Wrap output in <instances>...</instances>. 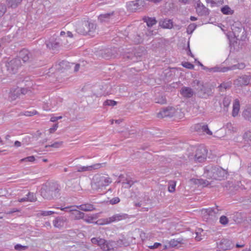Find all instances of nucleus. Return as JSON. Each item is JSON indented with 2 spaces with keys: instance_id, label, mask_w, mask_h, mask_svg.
<instances>
[{
  "instance_id": "obj_1",
  "label": "nucleus",
  "mask_w": 251,
  "mask_h": 251,
  "mask_svg": "<svg viewBox=\"0 0 251 251\" xmlns=\"http://www.w3.org/2000/svg\"><path fill=\"white\" fill-rule=\"evenodd\" d=\"M204 175L208 179L221 180L226 177L227 172L221 167L209 165L205 167Z\"/></svg>"
},
{
  "instance_id": "obj_2",
  "label": "nucleus",
  "mask_w": 251,
  "mask_h": 251,
  "mask_svg": "<svg viewBox=\"0 0 251 251\" xmlns=\"http://www.w3.org/2000/svg\"><path fill=\"white\" fill-rule=\"evenodd\" d=\"M112 182V179L107 176L95 175L92 179V187L94 190L103 189Z\"/></svg>"
},
{
  "instance_id": "obj_3",
  "label": "nucleus",
  "mask_w": 251,
  "mask_h": 251,
  "mask_svg": "<svg viewBox=\"0 0 251 251\" xmlns=\"http://www.w3.org/2000/svg\"><path fill=\"white\" fill-rule=\"evenodd\" d=\"M96 29V25L88 21H84L79 23L76 28V31L81 34L91 35Z\"/></svg>"
},
{
  "instance_id": "obj_4",
  "label": "nucleus",
  "mask_w": 251,
  "mask_h": 251,
  "mask_svg": "<svg viewBox=\"0 0 251 251\" xmlns=\"http://www.w3.org/2000/svg\"><path fill=\"white\" fill-rule=\"evenodd\" d=\"M91 242L93 244L97 245L105 251H108L113 248L112 242H108L102 238L94 237L91 239Z\"/></svg>"
},
{
  "instance_id": "obj_5",
  "label": "nucleus",
  "mask_w": 251,
  "mask_h": 251,
  "mask_svg": "<svg viewBox=\"0 0 251 251\" xmlns=\"http://www.w3.org/2000/svg\"><path fill=\"white\" fill-rule=\"evenodd\" d=\"M221 210L218 206L214 208H209L207 209H202L201 213L203 218L204 220H208L215 217L217 214H219V211Z\"/></svg>"
},
{
  "instance_id": "obj_6",
  "label": "nucleus",
  "mask_w": 251,
  "mask_h": 251,
  "mask_svg": "<svg viewBox=\"0 0 251 251\" xmlns=\"http://www.w3.org/2000/svg\"><path fill=\"white\" fill-rule=\"evenodd\" d=\"M62 102V99L60 97L52 98L50 99V105L48 103H44L43 108L45 111H54L59 107Z\"/></svg>"
},
{
  "instance_id": "obj_7",
  "label": "nucleus",
  "mask_w": 251,
  "mask_h": 251,
  "mask_svg": "<svg viewBox=\"0 0 251 251\" xmlns=\"http://www.w3.org/2000/svg\"><path fill=\"white\" fill-rule=\"evenodd\" d=\"M251 83V74L244 75L234 80L233 84L236 87L247 86Z\"/></svg>"
},
{
  "instance_id": "obj_8",
  "label": "nucleus",
  "mask_w": 251,
  "mask_h": 251,
  "mask_svg": "<svg viewBox=\"0 0 251 251\" xmlns=\"http://www.w3.org/2000/svg\"><path fill=\"white\" fill-rule=\"evenodd\" d=\"M128 218V215L125 213H117L113 215L112 216L103 219L104 225L110 224L114 222H118L122 220H125Z\"/></svg>"
},
{
  "instance_id": "obj_9",
  "label": "nucleus",
  "mask_w": 251,
  "mask_h": 251,
  "mask_svg": "<svg viewBox=\"0 0 251 251\" xmlns=\"http://www.w3.org/2000/svg\"><path fill=\"white\" fill-rule=\"evenodd\" d=\"M146 5L145 0H136L129 2L127 4L128 9L131 12H136L141 9Z\"/></svg>"
},
{
  "instance_id": "obj_10",
  "label": "nucleus",
  "mask_w": 251,
  "mask_h": 251,
  "mask_svg": "<svg viewBox=\"0 0 251 251\" xmlns=\"http://www.w3.org/2000/svg\"><path fill=\"white\" fill-rule=\"evenodd\" d=\"M75 207H76V205L61 207L60 209L62 211L72 212V215H74V218L75 220L83 219L84 213L77 210L75 208Z\"/></svg>"
},
{
  "instance_id": "obj_11",
  "label": "nucleus",
  "mask_w": 251,
  "mask_h": 251,
  "mask_svg": "<svg viewBox=\"0 0 251 251\" xmlns=\"http://www.w3.org/2000/svg\"><path fill=\"white\" fill-rule=\"evenodd\" d=\"M21 65V61L19 58H15L7 63L6 67L11 73L15 74L18 68Z\"/></svg>"
},
{
  "instance_id": "obj_12",
  "label": "nucleus",
  "mask_w": 251,
  "mask_h": 251,
  "mask_svg": "<svg viewBox=\"0 0 251 251\" xmlns=\"http://www.w3.org/2000/svg\"><path fill=\"white\" fill-rule=\"evenodd\" d=\"M59 192L58 188L54 187L49 188L47 191L42 188L41 194L43 197L46 199H50L53 197H56Z\"/></svg>"
},
{
  "instance_id": "obj_13",
  "label": "nucleus",
  "mask_w": 251,
  "mask_h": 251,
  "mask_svg": "<svg viewBox=\"0 0 251 251\" xmlns=\"http://www.w3.org/2000/svg\"><path fill=\"white\" fill-rule=\"evenodd\" d=\"M207 150L204 146H201L197 148L195 154V159L199 162L203 161L206 158Z\"/></svg>"
},
{
  "instance_id": "obj_14",
  "label": "nucleus",
  "mask_w": 251,
  "mask_h": 251,
  "mask_svg": "<svg viewBox=\"0 0 251 251\" xmlns=\"http://www.w3.org/2000/svg\"><path fill=\"white\" fill-rule=\"evenodd\" d=\"M231 29L235 37H239V34L244 32L242 24L239 21L234 22L231 25Z\"/></svg>"
},
{
  "instance_id": "obj_15",
  "label": "nucleus",
  "mask_w": 251,
  "mask_h": 251,
  "mask_svg": "<svg viewBox=\"0 0 251 251\" xmlns=\"http://www.w3.org/2000/svg\"><path fill=\"white\" fill-rule=\"evenodd\" d=\"M217 246L219 249L223 250H230L234 246V244L227 239H223L218 243Z\"/></svg>"
},
{
  "instance_id": "obj_16",
  "label": "nucleus",
  "mask_w": 251,
  "mask_h": 251,
  "mask_svg": "<svg viewBox=\"0 0 251 251\" xmlns=\"http://www.w3.org/2000/svg\"><path fill=\"white\" fill-rule=\"evenodd\" d=\"M67 219L65 217L58 216L53 221V226L57 228L61 229L66 224Z\"/></svg>"
},
{
  "instance_id": "obj_17",
  "label": "nucleus",
  "mask_w": 251,
  "mask_h": 251,
  "mask_svg": "<svg viewBox=\"0 0 251 251\" xmlns=\"http://www.w3.org/2000/svg\"><path fill=\"white\" fill-rule=\"evenodd\" d=\"M101 167V164L100 163L95 164L90 166H79L77 167V171L78 172L91 171L94 170L98 169Z\"/></svg>"
},
{
  "instance_id": "obj_18",
  "label": "nucleus",
  "mask_w": 251,
  "mask_h": 251,
  "mask_svg": "<svg viewBox=\"0 0 251 251\" xmlns=\"http://www.w3.org/2000/svg\"><path fill=\"white\" fill-rule=\"evenodd\" d=\"M180 94L184 98H191L194 94V91L190 87L183 86L180 91Z\"/></svg>"
},
{
  "instance_id": "obj_19",
  "label": "nucleus",
  "mask_w": 251,
  "mask_h": 251,
  "mask_svg": "<svg viewBox=\"0 0 251 251\" xmlns=\"http://www.w3.org/2000/svg\"><path fill=\"white\" fill-rule=\"evenodd\" d=\"M21 88L17 87L12 88L10 90L9 94V99L11 101L15 100L17 98L20 96Z\"/></svg>"
},
{
  "instance_id": "obj_20",
  "label": "nucleus",
  "mask_w": 251,
  "mask_h": 251,
  "mask_svg": "<svg viewBox=\"0 0 251 251\" xmlns=\"http://www.w3.org/2000/svg\"><path fill=\"white\" fill-rule=\"evenodd\" d=\"M114 12H112L110 13H105L100 15L99 16L98 19L102 23V22H109L110 20H112L114 18Z\"/></svg>"
},
{
  "instance_id": "obj_21",
  "label": "nucleus",
  "mask_w": 251,
  "mask_h": 251,
  "mask_svg": "<svg viewBox=\"0 0 251 251\" xmlns=\"http://www.w3.org/2000/svg\"><path fill=\"white\" fill-rule=\"evenodd\" d=\"M159 25L163 28L171 29L173 26V22L170 19H162L159 21Z\"/></svg>"
},
{
  "instance_id": "obj_22",
  "label": "nucleus",
  "mask_w": 251,
  "mask_h": 251,
  "mask_svg": "<svg viewBox=\"0 0 251 251\" xmlns=\"http://www.w3.org/2000/svg\"><path fill=\"white\" fill-rule=\"evenodd\" d=\"M208 9L201 2L197 3L196 7V11L200 15H206L207 13Z\"/></svg>"
},
{
  "instance_id": "obj_23",
  "label": "nucleus",
  "mask_w": 251,
  "mask_h": 251,
  "mask_svg": "<svg viewBox=\"0 0 251 251\" xmlns=\"http://www.w3.org/2000/svg\"><path fill=\"white\" fill-rule=\"evenodd\" d=\"M174 111L175 109L173 108H166L161 111L158 115V117H160L159 115L162 118L165 117H172L174 113Z\"/></svg>"
},
{
  "instance_id": "obj_24",
  "label": "nucleus",
  "mask_w": 251,
  "mask_h": 251,
  "mask_svg": "<svg viewBox=\"0 0 251 251\" xmlns=\"http://www.w3.org/2000/svg\"><path fill=\"white\" fill-rule=\"evenodd\" d=\"M240 110V102L238 99L234 100L233 103L232 115L235 117L237 116Z\"/></svg>"
},
{
  "instance_id": "obj_25",
  "label": "nucleus",
  "mask_w": 251,
  "mask_h": 251,
  "mask_svg": "<svg viewBox=\"0 0 251 251\" xmlns=\"http://www.w3.org/2000/svg\"><path fill=\"white\" fill-rule=\"evenodd\" d=\"M76 207L84 211H92L95 209L94 205L89 203L76 205Z\"/></svg>"
},
{
  "instance_id": "obj_26",
  "label": "nucleus",
  "mask_w": 251,
  "mask_h": 251,
  "mask_svg": "<svg viewBox=\"0 0 251 251\" xmlns=\"http://www.w3.org/2000/svg\"><path fill=\"white\" fill-rule=\"evenodd\" d=\"M144 22L146 23L147 25L149 27L152 26L157 23V21L155 18L153 17H144L143 18Z\"/></svg>"
},
{
  "instance_id": "obj_27",
  "label": "nucleus",
  "mask_w": 251,
  "mask_h": 251,
  "mask_svg": "<svg viewBox=\"0 0 251 251\" xmlns=\"http://www.w3.org/2000/svg\"><path fill=\"white\" fill-rule=\"evenodd\" d=\"M19 59L24 62H27L29 59V52L26 50H23L19 53Z\"/></svg>"
},
{
  "instance_id": "obj_28",
  "label": "nucleus",
  "mask_w": 251,
  "mask_h": 251,
  "mask_svg": "<svg viewBox=\"0 0 251 251\" xmlns=\"http://www.w3.org/2000/svg\"><path fill=\"white\" fill-rule=\"evenodd\" d=\"M98 218L97 214H90L86 215L84 214L83 220L87 223H91L93 221L97 219Z\"/></svg>"
},
{
  "instance_id": "obj_29",
  "label": "nucleus",
  "mask_w": 251,
  "mask_h": 251,
  "mask_svg": "<svg viewBox=\"0 0 251 251\" xmlns=\"http://www.w3.org/2000/svg\"><path fill=\"white\" fill-rule=\"evenodd\" d=\"M46 44L48 48L55 49L59 46L60 43L58 41H57V40H56L54 42H53L52 40L51 41L50 40L49 41H47Z\"/></svg>"
},
{
  "instance_id": "obj_30",
  "label": "nucleus",
  "mask_w": 251,
  "mask_h": 251,
  "mask_svg": "<svg viewBox=\"0 0 251 251\" xmlns=\"http://www.w3.org/2000/svg\"><path fill=\"white\" fill-rule=\"evenodd\" d=\"M207 3H210L211 7L219 6L224 3V0H206Z\"/></svg>"
},
{
  "instance_id": "obj_31",
  "label": "nucleus",
  "mask_w": 251,
  "mask_h": 251,
  "mask_svg": "<svg viewBox=\"0 0 251 251\" xmlns=\"http://www.w3.org/2000/svg\"><path fill=\"white\" fill-rule=\"evenodd\" d=\"M143 35L140 34H136L131 36V39L133 42L136 44H138L141 43L143 41Z\"/></svg>"
},
{
  "instance_id": "obj_32",
  "label": "nucleus",
  "mask_w": 251,
  "mask_h": 251,
  "mask_svg": "<svg viewBox=\"0 0 251 251\" xmlns=\"http://www.w3.org/2000/svg\"><path fill=\"white\" fill-rule=\"evenodd\" d=\"M231 101L230 97H225L223 100V105L225 111H226Z\"/></svg>"
},
{
  "instance_id": "obj_33",
  "label": "nucleus",
  "mask_w": 251,
  "mask_h": 251,
  "mask_svg": "<svg viewBox=\"0 0 251 251\" xmlns=\"http://www.w3.org/2000/svg\"><path fill=\"white\" fill-rule=\"evenodd\" d=\"M7 5L12 8H16L21 3L22 0H7Z\"/></svg>"
},
{
  "instance_id": "obj_34",
  "label": "nucleus",
  "mask_w": 251,
  "mask_h": 251,
  "mask_svg": "<svg viewBox=\"0 0 251 251\" xmlns=\"http://www.w3.org/2000/svg\"><path fill=\"white\" fill-rule=\"evenodd\" d=\"M197 126L199 128L201 127L202 131L203 132H205L207 134L209 135H211L212 134V132L209 129L207 125H202L201 124H199Z\"/></svg>"
},
{
  "instance_id": "obj_35",
  "label": "nucleus",
  "mask_w": 251,
  "mask_h": 251,
  "mask_svg": "<svg viewBox=\"0 0 251 251\" xmlns=\"http://www.w3.org/2000/svg\"><path fill=\"white\" fill-rule=\"evenodd\" d=\"M243 115L246 120L251 122V106L248 107L243 112Z\"/></svg>"
},
{
  "instance_id": "obj_36",
  "label": "nucleus",
  "mask_w": 251,
  "mask_h": 251,
  "mask_svg": "<svg viewBox=\"0 0 251 251\" xmlns=\"http://www.w3.org/2000/svg\"><path fill=\"white\" fill-rule=\"evenodd\" d=\"M122 186L125 188H130L133 184V182L129 178H126L122 182Z\"/></svg>"
},
{
  "instance_id": "obj_37",
  "label": "nucleus",
  "mask_w": 251,
  "mask_h": 251,
  "mask_svg": "<svg viewBox=\"0 0 251 251\" xmlns=\"http://www.w3.org/2000/svg\"><path fill=\"white\" fill-rule=\"evenodd\" d=\"M221 11L224 14L231 15L233 11L227 5H225L221 8Z\"/></svg>"
},
{
  "instance_id": "obj_38",
  "label": "nucleus",
  "mask_w": 251,
  "mask_h": 251,
  "mask_svg": "<svg viewBox=\"0 0 251 251\" xmlns=\"http://www.w3.org/2000/svg\"><path fill=\"white\" fill-rule=\"evenodd\" d=\"M194 182L197 184L201 185L203 186H206L210 184L208 181L202 179H195Z\"/></svg>"
},
{
  "instance_id": "obj_39",
  "label": "nucleus",
  "mask_w": 251,
  "mask_h": 251,
  "mask_svg": "<svg viewBox=\"0 0 251 251\" xmlns=\"http://www.w3.org/2000/svg\"><path fill=\"white\" fill-rule=\"evenodd\" d=\"M35 161V157L34 156H30L26 157H25L24 158L21 159L20 160V162L21 163L24 162H33Z\"/></svg>"
},
{
  "instance_id": "obj_40",
  "label": "nucleus",
  "mask_w": 251,
  "mask_h": 251,
  "mask_svg": "<svg viewBox=\"0 0 251 251\" xmlns=\"http://www.w3.org/2000/svg\"><path fill=\"white\" fill-rule=\"evenodd\" d=\"M26 196L27 197V199L28 200V201H34L36 200V196H35L34 194L33 193L29 192L27 195H26Z\"/></svg>"
},
{
  "instance_id": "obj_41",
  "label": "nucleus",
  "mask_w": 251,
  "mask_h": 251,
  "mask_svg": "<svg viewBox=\"0 0 251 251\" xmlns=\"http://www.w3.org/2000/svg\"><path fill=\"white\" fill-rule=\"evenodd\" d=\"M196 25L194 24H190L187 28V32L188 34H191L195 29Z\"/></svg>"
},
{
  "instance_id": "obj_42",
  "label": "nucleus",
  "mask_w": 251,
  "mask_h": 251,
  "mask_svg": "<svg viewBox=\"0 0 251 251\" xmlns=\"http://www.w3.org/2000/svg\"><path fill=\"white\" fill-rule=\"evenodd\" d=\"M245 66L246 65L244 63H240L232 66L231 69H243L245 67Z\"/></svg>"
},
{
  "instance_id": "obj_43",
  "label": "nucleus",
  "mask_w": 251,
  "mask_h": 251,
  "mask_svg": "<svg viewBox=\"0 0 251 251\" xmlns=\"http://www.w3.org/2000/svg\"><path fill=\"white\" fill-rule=\"evenodd\" d=\"M62 142H56L51 145L46 146V148L47 147H52L55 148H58L61 146Z\"/></svg>"
},
{
  "instance_id": "obj_44",
  "label": "nucleus",
  "mask_w": 251,
  "mask_h": 251,
  "mask_svg": "<svg viewBox=\"0 0 251 251\" xmlns=\"http://www.w3.org/2000/svg\"><path fill=\"white\" fill-rule=\"evenodd\" d=\"M175 188H176V183L174 181L171 182L169 183V185L168 186V191L171 193H173V192H175Z\"/></svg>"
},
{
  "instance_id": "obj_45",
  "label": "nucleus",
  "mask_w": 251,
  "mask_h": 251,
  "mask_svg": "<svg viewBox=\"0 0 251 251\" xmlns=\"http://www.w3.org/2000/svg\"><path fill=\"white\" fill-rule=\"evenodd\" d=\"M228 222V220L227 218L225 216H222L220 218V223L223 225H226L227 224Z\"/></svg>"
},
{
  "instance_id": "obj_46",
  "label": "nucleus",
  "mask_w": 251,
  "mask_h": 251,
  "mask_svg": "<svg viewBox=\"0 0 251 251\" xmlns=\"http://www.w3.org/2000/svg\"><path fill=\"white\" fill-rule=\"evenodd\" d=\"M243 137L246 140L251 142V130L247 131Z\"/></svg>"
},
{
  "instance_id": "obj_47",
  "label": "nucleus",
  "mask_w": 251,
  "mask_h": 251,
  "mask_svg": "<svg viewBox=\"0 0 251 251\" xmlns=\"http://www.w3.org/2000/svg\"><path fill=\"white\" fill-rule=\"evenodd\" d=\"M116 104L117 102L113 100H106L103 102L104 105L114 106Z\"/></svg>"
},
{
  "instance_id": "obj_48",
  "label": "nucleus",
  "mask_w": 251,
  "mask_h": 251,
  "mask_svg": "<svg viewBox=\"0 0 251 251\" xmlns=\"http://www.w3.org/2000/svg\"><path fill=\"white\" fill-rule=\"evenodd\" d=\"M55 213L53 211H41L40 214L43 216H47Z\"/></svg>"
},
{
  "instance_id": "obj_49",
  "label": "nucleus",
  "mask_w": 251,
  "mask_h": 251,
  "mask_svg": "<svg viewBox=\"0 0 251 251\" xmlns=\"http://www.w3.org/2000/svg\"><path fill=\"white\" fill-rule=\"evenodd\" d=\"M182 65L184 67L187 68V69H193L194 67V66L192 64H191L189 62L182 63Z\"/></svg>"
},
{
  "instance_id": "obj_50",
  "label": "nucleus",
  "mask_w": 251,
  "mask_h": 251,
  "mask_svg": "<svg viewBox=\"0 0 251 251\" xmlns=\"http://www.w3.org/2000/svg\"><path fill=\"white\" fill-rule=\"evenodd\" d=\"M27 246H24L20 244H17L14 247L15 249L18 251H23L27 249Z\"/></svg>"
},
{
  "instance_id": "obj_51",
  "label": "nucleus",
  "mask_w": 251,
  "mask_h": 251,
  "mask_svg": "<svg viewBox=\"0 0 251 251\" xmlns=\"http://www.w3.org/2000/svg\"><path fill=\"white\" fill-rule=\"evenodd\" d=\"M37 113V111L35 110H33L32 111H26L24 112V115L26 116H31L36 114Z\"/></svg>"
},
{
  "instance_id": "obj_52",
  "label": "nucleus",
  "mask_w": 251,
  "mask_h": 251,
  "mask_svg": "<svg viewBox=\"0 0 251 251\" xmlns=\"http://www.w3.org/2000/svg\"><path fill=\"white\" fill-rule=\"evenodd\" d=\"M120 201V199L118 197H115L110 200V203L111 204H115L119 203Z\"/></svg>"
},
{
  "instance_id": "obj_53",
  "label": "nucleus",
  "mask_w": 251,
  "mask_h": 251,
  "mask_svg": "<svg viewBox=\"0 0 251 251\" xmlns=\"http://www.w3.org/2000/svg\"><path fill=\"white\" fill-rule=\"evenodd\" d=\"M6 8L3 4L0 5V17L5 12Z\"/></svg>"
},
{
  "instance_id": "obj_54",
  "label": "nucleus",
  "mask_w": 251,
  "mask_h": 251,
  "mask_svg": "<svg viewBox=\"0 0 251 251\" xmlns=\"http://www.w3.org/2000/svg\"><path fill=\"white\" fill-rule=\"evenodd\" d=\"M179 244V242L177 240H172L170 242V244L172 247L177 246Z\"/></svg>"
},
{
  "instance_id": "obj_55",
  "label": "nucleus",
  "mask_w": 251,
  "mask_h": 251,
  "mask_svg": "<svg viewBox=\"0 0 251 251\" xmlns=\"http://www.w3.org/2000/svg\"><path fill=\"white\" fill-rule=\"evenodd\" d=\"M58 127V124H56L50 128L49 131L50 133H53L56 130Z\"/></svg>"
},
{
  "instance_id": "obj_56",
  "label": "nucleus",
  "mask_w": 251,
  "mask_h": 251,
  "mask_svg": "<svg viewBox=\"0 0 251 251\" xmlns=\"http://www.w3.org/2000/svg\"><path fill=\"white\" fill-rule=\"evenodd\" d=\"M62 118V116L58 117H52L50 119V121L52 122H55L58 120L61 119Z\"/></svg>"
},
{
  "instance_id": "obj_57",
  "label": "nucleus",
  "mask_w": 251,
  "mask_h": 251,
  "mask_svg": "<svg viewBox=\"0 0 251 251\" xmlns=\"http://www.w3.org/2000/svg\"><path fill=\"white\" fill-rule=\"evenodd\" d=\"M21 88V92H20V95H25V94H26L27 93V92H28V90L26 88Z\"/></svg>"
},
{
  "instance_id": "obj_58",
  "label": "nucleus",
  "mask_w": 251,
  "mask_h": 251,
  "mask_svg": "<svg viewBox=\"0 0 251 251\" xmlns=\"http://www.w3.org/2000/svg\"><path fill=\"white\" fill-rule=\"evenodd\" d=\"M161 246V244L159 243H155L153 246H150L151 249H156Z\"/></svg>"
},
{
  "instance_id": "obj_59",
  "label": "nucleus",
  "mask_w": 251,
  "mask_h": 251,
  "mask_svg": "<svg viewBox=\"0 0 251 251\" xmlns=\"http://www.w3.org/2000/svg\"><path fill=\"white\" fill-rule=\"evenodd\" d=\"M134 57V56L132 55V54H126L125 56V58H126L127 59L133 60V61H135V60H133V58Z\"/></svg>"
},
{
  "instance_id": "obj_60",
  "label": "nucleus",
  "mask_w": 251,
  "mask_h": 251,
  "mask_svg": "<svg viewBox=\"0 0 251 251\" xmlns=\"http://www.w3.org/2000/svg\"><path fill=\"white\" fill-rule=\"evenodd\" d=\"M27 198V197L26 196V197H25L24 198L19 199L18 200V201H19L20 202H24V201H28V200Z\"/></svg>"
},
{
  "instance_id": "obj_61",
  "label": "nucleus",
  "mask_w": 251,
  "mask_h": 251,
  "mask_svg": "<svg viewBox=\"0 0 251 251\" xmlns=\"http://www.w3.org/2000/svg\"><path fill=\"white\" fill-rule=\"evenodd\" d=\"M153 30H151L150 29L148 30L147 32H146L145 34L147 36H151L153 34Z\"/></svg>"
},
{
  "instance_id": "obj_62",
  "label": "nucleus",
  "mask_w": 251,
  "mask_h": 251,
  "mask_svg": "<svg viewBox=\"0 0 251 251\" xmlns=\"http://www.w3.org/2000/svg\"><path fill=\"white\" fill-rule=\"evenodd\" d=\"M236 248H243L245 246V244L244 243H237L235 245Z\"/></svg>"
},
{
  "instance_id": "obj_63",
  "label": "nucleus",
  "mask_w": 251,
  "mask_h": 251,
  "mask_svg": "<svg viewBox=\"0 0 251 251\" xmlns=\"http://www.w3.org/2000/svg\"><path fill=\"white\" fill-rule=\"evenodd\" d=\"M14 145L16 147H19L21 146V143L20 142H19L18 141H16L14 143Z\"/></svg>"
},
{
  "instance_id": "obj_64",
  "label": "nucleus",
  "mask_w": 251,
  "mask_h": 251,
  "mask_svg": "<svg viewBox=\"0 0 251 251\" xmlns=\"http://www.w3.org/2000/svg\"><path fill=\"white\" fill-rule=\"evenodd\" d=\"M247 171L249 174L251 175V164L248 166Z\"/></svg>"
}]
</instances>
